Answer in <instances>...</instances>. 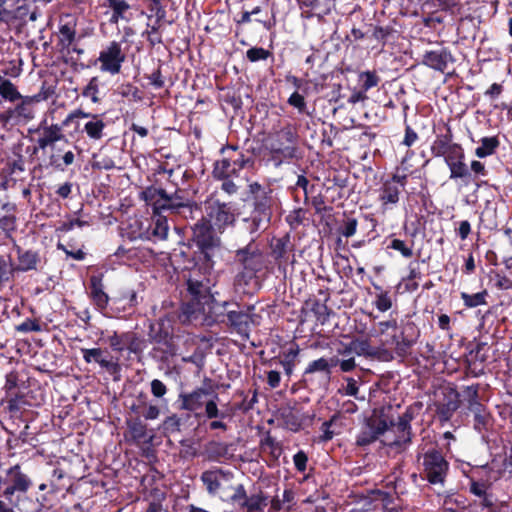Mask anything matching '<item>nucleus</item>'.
Wrapping results in <instances>:
<instances>
[{"mask_svg": "<svg viewBox=\"0 0 512 512\" xmlns=\"http://www.w3.org/2000/svg\"><path fill=\"white\" fill-rule=\"evenodd\" d=\"M250 214L242 218L243 229L251 235L249 243L234 252L233 263L242 269L237 278L252 279L262 270L264 257L256 245V239L265 232L271 224L275 197L270 187L258 182L249 185Z\"/></svg>", "mask_w": 512, "mask_h": 512, "instance_id": "1", "label": "nucleus"}, {"mask_svg": "<svg viewBox=\"0 0 512 512\" xmlns=\"http://www.w3.org/2000/svg\"><path fill=\"white\" fill-rule=\"evenodd\" d=\"M237 221L236 207L231 202L219 199L207 201L205 215L191 226L189 247L192 249L193 260L201 264L204 270H211L215 258L222 248V240L218 234L233 228Z\"/></svg>", "mask_w": 512, "mask_h": 512, "instance_id": "2", "label": "nucleus"}, {"mask_svg": "<svg viewBox=\"0 0 512 512\" xmlns=\"http://www.w3.org/2000/svg\"><path fill=\"white\" fill-rule=\"evenodd\" d=\"M211 282L204 274L192 271L186 280V289L182 293V302L179 320L182 323L191 322L201 314L213 317V313L220 303L211 292Z\"/></svg>", "mask_w": 512, "mask_h": 512, "instance_id": "3", "label": "nucleus"}, {"mask_svg": "<svg viewBox=\"0 0 512 512\" xmlns=\"http://www.w3.org/2000/svg\"><path fill=\"white\" fill-rule=\"evenodd\" d=\"M147 336V343L149 342L153 345L148 354L160 364H168L178 354V343L181 340L184 343L193 341L190 334L175 333L171 320L167 315L160 317L155 322H150Z\"/></svg>", "mask_w": 512, "mask_h": 512, "instance_id": "4", "label": "nucleus"}, {"mask_svg": "<svg viewBox=\"0 0 512 512\" xmlns=\"http://www.w3.org/2000/svg\"><path fill=\"white\" fill-rule=\"evenodd\" d=\"M416 461L422 480L431 485H445L450 463L437 444L419 445L416 450Z\"/></svg>", "mask_w": 512, "mask_h": 512, "instance_id": "5", "label": "nucleus"}, {"mask_svg": "<svg viewBox=\"0 0 512 512\" xmlns=\"http://www.w3.org/2000/svg\"><path fill=\"white\" fill-rule=\"evenodd\" d=\"M267 162L275 168L294 159L301 158L299 148V135L294 125L287 123L273 133L267 145Z\"/></svg>", "mask_w": 512, "mask_h": 512, "instance_id": "6", "label": "nucleus"}, {"mask_svg": "<svg viewBox=\"0 0 512 512\" xmlns=\"http://www.w3.org/2000/svg\"><path fill=\"white\" fill-rule=\"evenodd\" d=\"M219 153L221 158L214 162L212 169L214 179L239 177L243 169L254 167L255 159L237 145L228 143Z\"/></svg>", "mask_w": 512, "mask_h": 512, "instance_id": "7", "label": "nucleus"}, {"mask_svg": "<svg viewBox=\"0 0 512 512\" xmlns=\"http://www.w3.org/2000/svg\"><path fill=\"white\" fill-rule=\"evenodd\" d=\"M33 481L20 464L0 470V497L11 504H17L19 497L26 494Z\"/></svg>", "mask_w": 512, "mask_h": 512, "instance_id": "8", "label": "nucleus"}, {"mask_svg": "<svg viewBox=\"0 0 512 512\" xmlns=\"http://www.w3.org/2000/svg\"><path fill=\"white\" fill-rule=\"evenodd\" d=\"M213 316L215 321L226 323L233 331L243 338L249 337L251 315L240 309L235 302L223 301L217 305Z\"/></svg>", "mask_w": 512, "mask_h": 512, "instance_id": "9", "label": "nucleus"}, {"mask_svg": "<svg viewBox=\"0 0 512 512\" xmlns=\"http://www.w3.org/2000/svg\"><path fill=\"white\" fill-rule=\"evenodd\" d=\"M53 94L50 87H46L43 83L39 93L33 96H26L20 98L18 103L13 108H8L0 114V122L3 125L17 124L22 120H30L34 117L33 103L47 100Z\"/></svg>", "mask_w": 512, "mask_h": 512, "instance_id": "10", "label": "nucleus"}, {"mask_svg": "<svg viewBox=\"0 0 512 512\" xmlns=\"http://www.w3.org/2000/svg\"><path fill=\"white\" fill-rule=\"evenodd\" d=\"M390 412L391 407L374 410L359 431L356 437V444L360 447L368 446L390 429V425L392 424L389 420Z\"/></svg>", "mask_w": 512, "mask_h": 512, "instance_id": "11", "label": "nucleus"}, {"mask_svg": "<svg viewBox=\"0 0 512 512\" xmlns=\"http://www.w3.org/2000/svg\"><path fill=\"white\" fill-rule=\"evenodd\" d=\"M107 342L113 352L119 355L127 352L128 355H134L138 359L143 356L147 348V340L135 331L121 333L114 331L108 336Z\"/></svg>", "mask_w": 512, "mask_h": 512, "instance_id": "12", "label": "nucleus"}, {"mask_svg": "<svg viewBox=\"0 0 512 512\" xmlns=\"http://www.w3.org/2000/svg\"><path fill=\"white\" fill-rule=\"evenodd\" d=\"M434 140L430 145V153L434 158H443L444 161L458 153L463 146L454 141V134L449 123L442 122L434 128Z\"/></svg>", "mask_w": 512, "mask_h": 512, "instance_id": "13", "label": "nucleus"}, {"mask_svg": "<svg viewBox=\"0 0 512 512\" xmlns=\"http://www.w3.org/2000/svg\"><path fill=\"white\" fill-rule=\"evenodd\" d=\"M368 40L374 42L373 49L383 50L386 46H392L398 42L401 31L396 19L380 20L369 24Z\"/></svg>", "mask_w": 512, "mask_h": 512, "instance_id": "14", "label": "nucleus"}, {"mask_svg": "<svg viewBox=\"0 0 512 512\" xmlns=\"http://www.w3.org/2000/svg\"><path fill=\"white\" fill-rule=\"evenodd\" d=\"M396 494L395 491L372 489L368 491L367 497L361 505L354 506L348 512H377L379 506L383 512H402L395 505Z\"/></svg>", "mask_w": 512, "mask_h": 512, "instance_id": "15", "label": "nucleus"}, {"mask_svg": "<svg viewBox=\"0 0 512 512\" xmlns=\"http://www.w3.org/2000/svg\"><path fill=\"white\" fill-rule=\"evenodd\" d=\"M86 118L88 121L84 124L81 132L86 134L87 138L93 142L100 141L105 136L106 123L103 120L102 114H93L85 112L78 108L71 111L66 118L62 121L63 126L69 125L74 119Z\"/></svg>", "mask_w": 512, "mask_h": 512, "instance_id": "16", "label": "nucleus"}, {"mask_svg": "<svg viewBox=\"0 0 512 512\" xmlns=\"http://www.w3.org/2000/svg\"><path fill=\"white\" fill-rule=\"evenodd\" d=\"M229 500L234 506L245 512H263L268 505L269 496L261 489L248 496L244 485L239 484L234 488Z\"/></svg>", "mask_w": 512, "mask_h": 512, "instance_id": "17", "label": "nucleus"}, {"mask_svg": "<svg viewBox=\"0 0 512 512\" xmlns=\"http://www.w3.org/2000/svg\"><path fill=\"white\" fill-rule=\"evenodd\" d=\"M421 407L422 403L420 402L409 405L405 411L398 416L397 421L389 414V420L392 422L390 428H394L396 433V439L394 441L396 445H408L412 442L413 433L411 422L415 419Z\"/></svg>", "mask_w": 512, "mask_h": 512, "instance_id": "18", "label": "nucleus"}, {"mask_svg": "<svg viewBox=\"0 0 512 512\" xmlns=\"http://www.w3.org/2000/svg\"><path fill=\"white\" fill-rule=\"evenodd\" d=\"M123 42H126V40L123 39L120 42L113 40L100 51L98 61L102 72L111 75L120 73L122 64L126 61V54L122 49Z\"/></svg>", "mask_w": 512, "mask_h": 512, "instance_id": "19", "label": "nucleus"}, {"mask_svg": "<svg viewBox=\"0 0 512 512\" xmlns=\"http://www.w3.org/2000/svg\"><path fill=\"white\" fill-rule=\"evenodd\" d=\"M219 400L218 394H214L213 398L207 400L205 404V411L203 417L211 420L208 424L210 431L221 430L226 432L228 424L226 420L231 421L234 417V409L226 406L225 409H219L217 401ZM196 417H201L202 414H195Z\"/></svg>", "mask_w": 512, "mask_h": 512, "instance_id": "20", "label": "nucleus"}, {"mask_svg": "<svg viewBox=\"0 0 512 512\" xmlns=\"http://www.w3.org/2000/svg\"><path fill=\"white\" fill-rule=\"evenodd\" d=\"M332 377V371L329 370L325 357H320L308 363L305 368L302 380L306 387L326 388Z\"/></svg>", "mask_w": 512, "mask_h": 512, "instance_id": "21", "label": "nucleus"}, {"mask_svg": "<svg viewBox=\"0 0 512 512\" xmlns=\"http://www.w3.org/2000/svg\"><path fill=\"white\" fill-rule=\"evenodd\" d=\"M83 360L87 364H97L101 370L109 373L110 375H117L121 371L119 357L114 358L110 352L100 347L96 348H81L80 349Z\"/></svg>", "mask_w": 512, "mask_h": 512, "instance_id": "22", "label": "nucleus"}, {"mask_svg": "<svg viewBox=\"0 0 512 512\" xmlns=\"http://www.w3.org/2000/svg\"><path fill=\"white\" fill-rule=\"evenodd\" d=\"M63 125L51 124L48 125L46 120H43L37 129L33 131L37 135L36 146L34 147V153L39 149L45 150L48 147H53L55 143L66 140L65 135L62 131Z\"/></svg>", "mask_w": 512, "mask_h": 512, "instance_id": "23", "label": "nucleus"}, {"mask_svg": "<svg viewBox=\"0 0 512 512\" xmlns=\"http://www.w3.org/2000/svg\"><path fill=\"white\" fill-rule=\"evenodd\" d=\"M212 380L210 378H205L203 381V386L194 389L189 393H181L179 395V401L181 402L180 408L186 411L195 412L201 409L207 401L204 398L210 394H212Z\"/></svg>", "mask_w": 512, "mask_h": 512, "instance_id": "24", "label": "nucleus"}, {"mask_svg": "<svg viewBox=\"0 0 512 512\" xmlns=\"http://www.w3.org/2000/svg\"><path fill=\"white\" fill-rule=\"evenodd\" d=\"M461 405V394L455 387L443 391V399L435 403L436 415L440 422H448Z\"/></svg>", "mask_w": 512, "mask_h": 512, "instance_id": "25", "label": "nucleus"}, {"mask_svg": "<svg viewBox=\"0 0 512 512\" xmlns=\"http://www.w3.org/2000/svg\"><path fill=\"white\" fill-rule=\"evenodd\" d=\"M76 27L77 20L74 16L66 14L60 17L58 31L56 32V46L62 54H64V49L68 48L78 39Z\"/></svg>", "mask_w": 512, "mask_h": 512, "instance_id": "26", "label": "nucleus"}, {"mask_svg": "<svg viewBox=\"0 0 512 512\" xmlns=\"http://www.w3.org/2000/svg\"><path fill=\"white\" fill-rule=\"evenodd\" d=\"M455 61L449 48L443 47L438 50L426 51L422 55L421 63L430 69L445 73L449 64H453Z\"/></svg>", "mask_w": 512, "mask_h": 512, "instance_id": "27", "label": "nucleus"}, {"mask_svg": "<svg viewBox=\"0 0 512 512\" xmlns=\"http://www.w3.org/2000/svg\"><path fill=\"white\" fill-rule=\"evenodd\" d=\"M125 422L127 429L124 437L127 442L139 445L152 440L153 435L149 434L147 424L139 417H127Z\"/></svg>", "mask_w": 512, "mask_h": 512, "instance_id": "28", "label": "nucleus"}, {"mask_svg": "<svg viewBox=\"0 0 512 512\" xmlns=\"http://www.w3.org/2000/svg\"><path fill=\"white\" fill-rule=\"evenodd\" d=\"M192 415L189 413L172 414L167 416L160 425V429L165 437H173L183 435L190 428V420Z\"/></svg>", "mask_w": 512, "mask_h": 512, "instance_id": "29", "label": "nucleus"}, {"mask_svg": "<svg viewBox=\"0 0 512 512\" xmlns=\"http://www.w3.org/2000/svg\"><path fill=\"white\" fill-rule=\"evenodd\" d=\"M318 298L310 297L306 300L305 304L311 312H313L317 322L324 325L328 322L330 315L333 311L328 307L327 303L330 300L329 289H319L318 290Z\"/></svg>", "mask_w": 512, "mask_h": 512, "instance_id": "30", "label": "nucleus"}, {"mask_svg": "<svg viewBox=\"0 0 512 512\" xmlns=\"http://www.w3.org/2000/svg\"><path fill=\"white\" fill-rule=\"evenodd\" d=\"M485 343L479 342L472 348L465 357V375L466 377H480L484 374V362L486 355L482 354Z\"/></svg>", "mask_w": 512, "mask_h": 512, "instance_id": "31", "label": "nucleus"}, {"mask_svg": "<svg viewBox=\"0 0 512 512\" xmlns=\"http://www.w3.org/2000/svg\"><path fill=\"white\" fill-rule=\"evenodd\" d=\"M401 191L396 185L384 180L378 189V201L380 202V212L384 215L393 210L400 201Z\"/></svg>", "mask_w": 512, "mask_h": 512, "instance_id": "32", "label": "nucleus"}, {"mask_svg": "<svg viewBox=\"0 0 512 512\" xmlns=\"http://www.w3.org/2000/svg\"><path fill=\"white\" fill-rule=\"evenodd\" d=\"M88 296L99 311H103L107 308L110 298L104 291L103 274L90 276Z\"/></svg>", "mask_w": 512, "mask_h": 512, "instance_id": "33", "label": "nucleus"}, {"mask_svg": "<svg viewBox=\"0 0 512 512\" xmlns=\"http://www.w3.org/2000/svg\"><path fill=\"white\" fill-rule=\"evenodd\" d=\"M300 351L299 345L292 342L287 349L282 351L278 357L272 358L269 363L270 365L273 363L282 365L285 374L290 377L298 363Z\"/></svg>", "mask_w": 512, "mask_h": 512, "instance_id": "34", "label": "nucleus"}, {"mask_svg": "<svg viewBox=\"0 0 512 512\" xmlns=\"http://www.w3.org/2000/svg\"><path fill=\"white\" fill-rule=\"evenodd\" d=\"M232 477L233 473L231 471H224L218 468L204 471L200 478L207 492L211 495H215L219 491L222 481H228Z\"/></svg>", "mask_w": 512, "mask_h": 512, "instance_id": "35", "label": "nucleus"}, {"mask_svg": "<svg viewBox=\"0 0 512 512\" xmlns=\"http://www.w3.org/2000/svg\"><path fill=\"white\" fill-rule=\"evenodd\" d=\"M351 353L357 356L373 358L379 353V348L372 346L367 339L357 338L349 342L343 350H338V354L341 356H348Z\"/></svg>", "mask_w": 512, "mask_h": 512, "instance_id": "36", "label": "nucleus"}, {"mask_svg": "<svg viewBox=\"0 0 512 512\" xmlns=\"http://www.w3.org/2000/svg\"><path fill=\"white\" fill-rule=\"evenodd\" d=\"M166 197V191L162 188H156L151 185L146 187L140 193V199L143 200L146 205L151 206L152 213H160L165 212V202L164 198Z\"/></svg>", "mask_w": 512, "mask_h": 512, "instance_id": "37", "label": "nucleus"}, {"mask_svg": "<svg viewBox=\"0 0 512 512\" xmlns=\"http://www.w3.org/2000/svg\"><path fill=\"white\" fill-rule=\"evenodd\" d=\"M166 212L152 213L151 222L147 229L149 238L154 242L165 240L168 237L169 225Z\"/></svg>", "mask_w": 512, "mask_h": 512, "instance_id": "38", "label": "nucleus"}, {"mask_svg": "<svg viewBox=\"0 0 512 512\" xmlns=\"http://www.w3.org/2000/svg\"><path fill=\"white\" fill-rule=\"evenodd\" d=\"M449 168L450 176L449 178L452 180L456 179H465L471 176L469 168L465 163V150L461 149L458 153L449 157L444 161Z\"/></svg>", "mask_w": 512, "mask_h": 512, "instance_id": "39", "label": "nucleus"}, {"mask_svg": "<svg viewBox=\"0 0 512 512\" xmlns=\"http://www.w3.org/2000/svg\"><path fill=\"white\" fill-rule=\"evenodd\" d=\"M294 245L290 241V236L287 234L275 240L271 245V254L278 265L287 264L289 255L293 251Z\"/></svg>", "mask_w": 512, "mask_h": 512, "instance_id": "40", "label": "nucleus"}, {"mask_svg": "<svg viewBox=\"0 0 512 512\" xmlns=\"http://www.w3.org/2000/svg\"><path fill=\"white\" fill-rule=\"evenodd\" d=\"M18 264L15 266L16 271L27 272L36 270L40 262L38 252L32 250H24L20 246L16 247Z\"/></svg>", "mask_w": 512, "mask_h": 512, "instance_id": "41", "label": "nucleus"}, {"mask_svg": "<svg viewBox=\"0 0 512 512\" xmlns=\"http://www.w3.org/2000/svg\"><path fill=\"white\" fill-rule=\"evenodd\" d=\"M146 397H139L136 402H134L131 407V413L129 417H144L145 420H154L157 419L160 414V409L156 405H148L146 403Z\"/></svg>", "mask_w": 512, "mask_h": 512, "instance_id": "42", "label": "nucleus"}, {"mask_svg": "<svg viewBox=\"0 0 512 512\" xmlns=\"http://www.w3.org/2000/svg\"><path fill=\"white\" fill-rule=\"evenodd\" d=\"M7 406L6 409L11 418L20 419L27 406H31V403L27 400V397L19 392L7 395Z\"/></svg>", "mask_w": 512, "mask_h": 512, "instance_id": "43", "label": "nucleus"}, {"mask_svg": "<svg viewBox=\"0 0 512 512\" xmlns=\"http://www.w3.org/2000/svg\"><path fill=\"white\" fill-rule=\"evenodd\" d=\"M302 8H307L309 12L318 17H322L331 12L335 7L336 0H297Z\"/></svg>", "mask_w": 512, "mask_h": 512, "instance_id": "44", "label": "nucleus"}, {"mask_svg": "<svg viewBox=\"0 0 512 512\" xmlns=\"http://www.w3.org/2000/svg\"><path fill=\"white\" fill-rule=\"evenodd\" d=\"M478 143L479 146L475 148L474 154L479 159L494 155L500 147L498 135L482 137Z\"/></svg>", "mask_w": 512, "mask_h": 512, "instance_id": "45", "label": "nucleus"}, {"mask_svg": "<svg viewBox=\"0 0 512 512\" xmlns=\"http://www.w3.org/2000/svg\"><path fill=\"white\" fill-rule=\"evenodd\" d=\"M363 218L365 221H367L370 224V230L363 236L362 239L354 241L352 243V247L355 249L362 248L368 244H370L372 241H374L377 237H379V234L377 232V227L379 225L378 220L374 217L373 214H364Z\"/></svg>", "mask_w": 512, "mask_h": 512, "instance_id": "46", "label": "nucleus"}, {"mask_svg": "<svg viewBox=\"0 0 512 512\" xmlns=\"http://www.w3.org/2000/svg\"><path fill=\"white\" fill-rule=\"evenodd\" d=\"M474 415V429L479 433L487 431L491 422V413L487 407L482 404L470 410Z\"/></svg>", "mask_w": 512, "mask_h": 512, "instance_id": "47", "label": "nucleus"}, {"mask_svg": "<svg viewBox=\"0 0 512 512\" xmlns=\"http://www.w3.org/2000/svg\"><path fill=\"white\" fill-rule=\"evenodd\" d=\"M59 489L57 488L55 482L51 481L50 489L37 497V502L40 506V509L51 510L53 512H57V494Z\"/></svg>", "mask_w": 512, "mask_h": 512, "instance_id": "48", "label": "nucleus"}, {"mask_svg": "<svg viewBox=\"0 0 512 512\" xmlns=\"http://www.w3.org/2000/svg\"><path fill=\"white\" fill-rule=\"evenodd\" d=\"M479 389L480 385L478 383L462 387V391L460 392L462 398L461 402L466 403L469 411L483 404L479 400Z\"/></svg>", "mask_w": 512, "mask_h": 512, "instance_id": "49", "label": "nucleus"}, {"mask_svg": "<svg viewBox=\"0 0 512 512\" xmlns=\"http://www.w3.org/2000/svg\"><path fill=\"white\" fill-rule=\"evenodd\" d=\"M174 212L171 214L179 215L184 217L185 219L194 220L197 215H203L201 206L196 202H185V204H176L174 205Z\"/></svg>", "mask_w": 512, "mask_h": 512, "instance_id": "50", "label": "nucleus"}, {"mask_svg": "<svg viewBox=\"0 0 512 512\" xmlns=\"http://www.w3.org/2000/svg\"><path fill=\"white\" fill-rule=\"evenodd\" d=\"M413 247H414L413 240L405 241V240H401L399 238H392L388 245L389 249L399 252L400 255L406 259L412 258L414 256Z\"/></svg>", "mask_w": 512, "mask_h": 512, "instance_id": "51", "label": "nucleus"}, {"mask_svg": "<svg viewBox=\"0 0 512 512\" xmlns=\"http://www.w3.org/2000/svg\"><path fill=\"white\" fill-rule=\"evenodd\" d=\"M393 343L395 344L394 352L398 357L404 358L410 354L411 348L416 344V341L404 337L402 335H394Z\"/></svg>", "mask_w": 512, "mask_h": 512, "instance_id": "52", "label": "nucleus"}, {"mask_svg": "<svg viewBox=\"0 0 512 512\" xmlns=\"http://www.w3.org/2000/svg\"><path fill=\"white\" fill-rule=\"evenodd\" d=\"M461 299L466 308H475L481 305L487 304L488 292L487 290L480 291L475 294H469L467 292H461Z\"/></svg>", "mask_w": 512, "mask_h": 512, "instance_id": "53", "label": "nucleus"}, {"mask_svg": "<svg viewBox=\"0 0 512 512\" xmlns=\"http://www.w3.org/2000/svg\"><path fill=\"white\" fill-rule=\"evenodd\" d=\"M0 95L5 100L15 102L22 98V95L17 90V87L8 79L0 75Z\"/></svg>", "mask_w": 512, "mask_h": 512, "instance_id": "54", "label": "nucleus"}, {"mask_svg": "<svg viewBox=\"0 0 512 512\" xmlns=\"http://www.w3.org/2000/svg\"><path fill=\"white\" fill-rule=\"evenodd\" d=\"M75 161V154L69 150L64 153L63 156L52 154L49 158L50 165L59 171H65V169L72 165Z\"/></svg>", "mask_w": 512, "mask_h": 512, "instance_id": "55", "label": "nucleus"}, {"mask_svg": "<svg viewBox=\"0 0 512 512\" xmlns=\"http://www.w3.org/2000/svg\"><path fill=\"white\" fill-rule=\"evenodd\" d=\"M348 180H349V177L347 174H341V173L334 174L332 178L328 179V182H332V185L326 187V192H330V191H334L335 189H338L337 197L339 199L348 197V195H345L343 192V190L345 188H347V186H348Z\"/></svg>", "mask_w": 512, "mask_h": 512, "instance_id": "56", "label": "nucleus"}, {"mask_svg": "<svg viewBox=\"0 0 512 512\" xmlns=\"http://www.w3.org/2000/svg\"><path fill=\"white\" fill-rule=\"evenodd\" d=\"M260 448L263 451L269 450V454L274 460H278V458L282 454L281 444L277 442L276 439L272 437L269 432L264 438L261 439Z\"/></svg>", "mask_w": 512, "mask_h": 512, "instance_id": "57", "label": "nucleus"}, {"mask_svg": "<svg viewBox=\"0 0 512 512\" xmlns=\"http://www.w3.org/2000/svg\"><path fill=\"white\" fill-rule=\"evenodd\" d=\"M108 7L112 10V14L109 19L110 24H117L120 20H128L125 14L130 10L131 6L126 0L115 2L108 5Z\"/></svg>", "mask_w": 512, "mask_h": 512, "instance_id": "58", "label": "nucleus"}, {"mask_svg": "<svg viewBox=\"0 0 512 512\" xmlns=\"http://www.w3.org/2000/svg\"><path fill=\"white\" fill-rule=\"evenodd\" d=\"M466 499L462 496L454 497L447 495L443 501L444 512H464L466 510Z\"/></svg>", "mask_w": 512, "mask_h": 512, "instance_id": "59", "label": "nucleus"}, {"mask_svg": "<svg viewBox=\"0 0 512 512\" xmlns=\"http://www.w3.org/2000/svg\"><path fill=\"white\" fill-rule=\"evenodd\" d=\"M100 79L98 76L92 77L88 84L83 88L81 95L86 98H90L95 104L100 103L101 99L99 94Z\"/></svg>", "mask_w": 512, "mask_h": 512, "instance_id": "60", "label": "nucleus"}, {"mask_svg": "<svg viewBox=\"0 0 512 512\" xmlns=\"http://www.w3.org/2000/svg\"><path fill=\"white\" fill-rule=\"evenodd\" d=\"M359 83L360 87L364 91H368L376 86H378L380 82V77L375 70L364 71L359 74Z\"/></svg>", "mask_w": 512, "mask_h": 512, "instance_id": "61", "label": "nucleus"}, {"mask_svg": "<svg viewBox=\"0 0 512 512\" xmlns=\"http://www.w3.org/2000/svg\"><path fill=\"white\" fill-rule=\"evenodd\" d=\"M17 206L10 201V197L6 193L0 194V217H10L17 221Z\"/></svg>", "mask_w": 512, "mask_h": 512, "instance_id": "62", "label": "nucleus"}, {"mask_svg": "<svg viewBox=\"0 0 512 512\" xmlns=\"http://www.w3.org/2000/svg\"><path fill=\"white\" fill-rule=\"evenodd\" d=\"M118 93L129 99L130 101L139 102L142 101V91L132 83H124L118 87Z\"/></svg>", "mask_w": 512, "mask_h": 512, "instance_id": "63", "label": "nucleus"}, {"mask_svg": "<svg viewBox=\"0 0 512 512\" xmlns=\"http://www.w3.org/2000/svg\"><path fill=\"white\" fill-rule=\"evenodd\" d=\"M358 221L354 217H345L338 228V233L345 238H350L356 234Z\"/></svg>", "mask_w": 512, "mask_h": 512, "instance_id": "64", "label": "nucleus"}]
</instances>
